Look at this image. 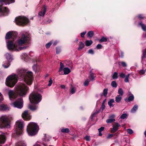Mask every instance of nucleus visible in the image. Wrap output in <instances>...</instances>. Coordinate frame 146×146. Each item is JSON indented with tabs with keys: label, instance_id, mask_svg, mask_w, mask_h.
Returning <instances> with one entry per match:
<instances>
[{
	"label": "nucleus",
	"instance_id": "cd10ccee",
	"mask_svg": "<svg viewBox=\"0 0 146 146\" xmlns=\"http://www.w3.org/2000/svg\"><path fill=\"white\" fill-rule=\"evenodd\" d=\"M138 25L141 27L143 31H146V26L144 24L141 22L139 23Z\"/></svg>",
	"mask_w": 146,
	"mask_h": 146
},
{
	"label": "nucleus",
	"instance_id": "052dcab7",
	"mask_svg": "<svg viewBox=\"0 0 146 146\" xmlns=\"http://www.w3.org/2000/svg\"><path fill=\"white\" fill-rule=\"evenodd\" d=\"M121 64L123 67H126L127 66L126 63L124 62H121Z\"/></svg>",
	"mask_w": 146,
	"mask_h": 146
},
{
	"label": "nucleus",
	"instance_id": "09e8293b",
	"mask_svg": "<svg viewBox=\"0 0 146 146\" xmlns=\"http://www.w3.org/2000/svg\"><path fill=\"white\" fill-rule=\"evenodd\" d=\"M90 82V80L88 79L86 80L84 83V85L85 86H88Z\"/></svg>",
	"mask_w": 146,
	"mask_h": 146
},
{
	"label": "nucleus",
	"instance_id": "e433bc0d",
	"mask_svg": "<svg viewBox=\"0 0 146 146\" xmlns=\"http://www.w3.org/2000/svg\"><path fill=\"white\" fill-rule=\"evenodd\" d=\"M104 129V127H101L100 128L98 129V130L99 132V135L100 136H101L102 135V134L101 133V132L103 131Z\"/></svg>",
	"mask_w": 146,
	"mask_h": 146
},
{
	"label": "nucleus",
	"instance_id": "ddd939ff",
	"mask_svg": "<svg viewBox=\"0 0 146 146\" xmlns=\"http://www.w3.org/2000/svg\"><path fill=\"white\" fill-rule=\"evenodd\" d=\"M5 56L7 60V62H6L4 63L3 64L2 66L4 68H8L9 66V53H7L5 55Z\"/></svg>",
	"mask_w": 146,
	"mask_h": 146
},
{
	"label": "nucleus",
	"instance_id": "bb28decb",
	"mask_svg": "<svg viewBox=\"0 0 146 146\" xmlns=\"http://www.w3.org/2000/svg\"><path fill=\"white\" fill-rule=\"evenodd\" d=\"M96 76L94 74L92 73H91L88 76V78L91 81L93 82L94 80V78Z\"/></svg>",
	"mask_w": 146,
	"mask_h": 146
},
{
	"label": "nucleus",
	"instance_id": "4d7b16f0",
	"mask_svg": "<svg viewBox=\"0 0 146 146\" xmlns=\"http://www.w3.org/2000/svg\"><path fill=\"white\" fill-rule=\"evenodd\" d=\"M119 76L122 78H124L125 76V74L123 72H121L119 74Z\"/></svg>",
	"mask_w": 146,
	"mask_h": 146
},
{
	"label": "nucleus",
	"instance_id": "c756f323",
	"mask_svg": "<svg viewBox=\"0 0 146 146\" xmlns=\"http://www.w3.org/2000/svg\"><path fill=\"white\" fill-rule=\"evenodd\" d=\"M84 44L83 42L81 41L80 42L78 50H81L84 47Z\"/></svg>",
	"mask_w": 146,
	"mask_h": 146
},
{
	"label": "nucleus",
	"instance_id": "9b49d317",
	"mask_svg": "<svg viewBox=\"0 0 146 146\" xmlns=\"http://www.w3.org/2000/svg\"><path fill=\"white\" fill-rule=\"evenodd\" d=\"M46 7L45 5H44L41 10L38 12V16L40 19L44 16L46 12Z\"/></svg>",
	"mask_w": 146,
	"mask_h": 146
},
{
	"label": "nucleus",
	"instance_id": "5fc2aeb1",
	"mask_svg": "<svg viewBox=\"0 0 146 146\" xmlns=\"http://www.w3.org/2000/svg\"><path fill=\"white\" fill-rule=\"evenodd\" d=\"M137 17L140 19H144V15L143 14H140Z\"/></svg>",
	"mask_w": 146,
	"mask_h": 146
},
{
	"label": "nucleus",
	"instance_id": "f704fd0d",
	"mask_svg": "<svg viewBox=\"0 0 146 146\" xmlns=\"http://www.w3.org/2000/svg\"><path fill=\"white\" fill-rule=\"evenodd\" d=\"M130 74H128L125 76V78L124 79V81L126 83L129 82V78L130 76Z\"/></svg>",
	"mask_w": 146,
	"mask_h": 146
},
{
	"label": "nucleus",
	"instance_id": "774afa93",
	"mask_svg": "<svg viewBox=\"0 0 146 146\" xmlns=\"http://www.w3.org/2000/svg\"><path fill=\"white\" fill-rule=\"evenodd\" d=\"M14 60V57L13 55L10 54V62Z\"/></svg>",
	"mask_w": 146,
	"mask_h": 146
},
{
	"label": "nucleus",
	"instance_id": "2eb2a0df",
	"mask_svg": "<svg viewBox=\"0 0 146 146\" xmlns=\"http://www.w3.org/2000/svg\"><path fill=\"white\" fill-rule=\"evenodd\" d=\"M9 107L8 106L5 104H2L0 105V111H6L8 110Z\"/></svg>",
	"mask_w": 146,
	"mask_h": 146
},
{
	"label": "nucleus",
	"instance_id": "7ed1b4c3",
	"mask_svg": "<svg viewBox=\"0 0 146 146\" xmlns=\"http://www.w3.org/2000/svg\"><path fill=\"white\" fill-rule=\"evenodd\" d=\"M29 90V88L26 84L20 83L16 86L15 91L10 90V100L17 98L16 93L21 97H24Z\"/></svg>",
	"mask_w": 146,
	"mask_h": 146
},
{
	"label": "nucleus",
	"instance_id": "f3484780",
	"mask_svg": "<svg viewBox=\"0 0 146 146\" xmlns=\"http://www.w3.org/2000/svg\"><path fill=\"white\" fill-rule=\"evenodd\" d=\"M21 58L23 60L27 62L28 61L29 57L27 54L26 53H23L21 55Z\"/></svg>",
	"mask_w": 146,
	"mask_h": 146
},
{
	"label": "nucleus",
	"instance_id": "e2e57ef3",
	"mask_svg": "<svg viewBox=\"0 0 146 146\" xmlns=\"http://www.w3.org/2000/svg\"><path fill=\"white\" fill-rule=\"evenodd\" d=\"M102 47V45L100 44H98L96 47V48L97 49H101Z\"/></svg>",
	"mask_w": 146,
	"mask_h": 146
},
{
	"label": "nucleus",
	"instance_id": "dca6fc26",
	"mask_svg": "<svg viewBox=\"0 0 146 146\" xmlns=\"http://www.w3.org/2000/svg\"><path fill=\"white\" fill-rule=\"evenodd\" d=\"M6 140L5 133H1V134L0 135V143L4 144Z\"/></svg>",
	"mask_w": 146,
	"mask_h": 146
},
{
	"label": "nucleus",
	"instance_id": "393cba45",
	"mask_svg": "<svg viewBox=\"0 0 146 146\" xmlns=\"http://www.w3.org/2000/svg\"><path fill=\"white\" fill-rule=\"evenodd\" d=\"M146 58V49H145V51L143 52V56H142V60L141 62L143 64H145L144 63L145 60L144 58Z\"/></svg>",
	"mask_w": 146,
	"mask_h": 146
},
{
	"label": "nucleus",
	"instance_id": "0e129e2a",
	"mask_svg": "<svg viewBox=\"0 0 146 146\" xmlns=\"http://www.w3.org/2000/svg\"><path fill=\"white\" fill-rule=\"evenodd\" d=\"M3 100V96L2 94L0 92V102L2 101Z\"/></svg>",
	"mask_w": 146,
	"mask_h": 146
},
{
	"label": "nucleus",
	"instance_id": "ea45409f",
	"mask_svg": "<svg viewBox=\"0 0 146 146\" xmlns=\"http://www.w3.org/2000/svg\"><path fill=\"white\" fill-rule=\"evenodd\" d=\"M118 93L119 94V95L121 96H122L123 95V90L119 88L118 90Z\"/></svg>",
	"mask_w": 146,
	"mask_h": 146
},
{
	"label": "nucleus",
	"instance_id": "6ab92c4d",
	"mask_svg": "<svg viewBox=\"0 0 146 146\" xmlns=\"http://www.w3.org/2000/svg\"><path fill=\"white\" fill-rule=\"evenodd\" d=\"M129 95L131 94L128 97V98H125L124 99V100L126 102H128L130 101H133L134 98V96L132 94H131V93L130 92H129Z\"/></svg>",
	"mask_w": 146,
	"mask_h": 146
},
{
	"label": "nucleus",
	"instance_id": "3c124183",
	"mask_svg": "<svg viewBox=\"0 0 146 146\" xmlns=\"http://www.w3.org/2000/svg\"><path fill=\"white\" fill-rule=\"evenodd\" d=\"M32 68L33 71L35 72H37V65H34L33 66Z\"/></svg>",
	"mask_w": 146,
	"mask_h": 146
},
{
	"label": "nucleus",
	"instance_id": "79ce46f5",
	"mask_svg": "<svg viewBox=\"0 0 146 146\" xmlns=\"http://www.w3.org/2000/svg\"><path fill=\"white\" fill-rule=\"evenodd\" d=\"M3 92L5 94L7 93L9 96V88H5L3 90Z\"/></svg>",
	"mask_w": 146,
	"mask_h": 146
},
{
	"label": "nucleus",
	"instance_id": "f257e3e1",
	"mask_svg": "<svg viewBox=\"0 0 146 146\" xmlns=\"http://www.w3.org/2000/svg\"><path fill=\"white\" fill-rule=\"evenodd\" d=\"M17 76L15 74L10 75V87H13L17 83L18 78L23 80L27 84L31 85L33 80V73L23 69L17 70Z\"/></svg>",
	"mask_w": 146,
	"mask_h": 146
},
{
	"label": "nucleus",
	"instance_id": "4c0bfd02",
	"mask_svg": "<svg viewBox=\"0 0 146 146\" xmlns=\"http://www.w3.org/2000/svg\"><path fill=\"white\" fill-rule=\"evenodd\" d=\"M94 35V33L92 31H89L87 33V36L88 37L90 38L92 37Z\"/></svg>",
	"mask_w": 146,
	"mask_h": 146
},
{
	"label": "nucleus",
	"instance_id": "423d86ee",
	"mask_svg": "<svg viewBox=\"0 0 146 146\" xmlns=\"http://www.w3.org/2000/svg\"><path fill=\"white\" fill-rule=\"evenodd\" d=\"M9 4V0H0V16L7 14L8 9L6 7H3L2 5H7Z\"/></svg>",
	"mask_w": 146,
	"mask_h": 146
},
{
	"label": "nucleus",
	"instance_id": "de8ad7c7",
	"mask_svg": "<svg viewBox=\"0 0 146 146\" xmlns=\"http://www.w3.org/2000/svg\"><path fill=\"white\" fill-rule=\"evenodd\" d=\"M44 137L45 138L44 139V141H45L47 142L50 140V138H49L46 134L45 135Z\"/></svg>",
	"mask_w": 146,
	"mask_h": 146
},
{
	"label": "nucleus",
	"instance_id": "7c9ffc66",
	"mask_svg": "<svg viewBox=\"0 0 146 146\" xmlns=\"http://www.w3.org/2000/svg\"><path fill=\"white\" fill-rule=\"evenodd\" d=\"M93 43L92 40H86L85 41V44L86 46H89L91 45Z\"/></svg>",
	"mask_w": 146,
	"mask_h": 146
},
{
	"label": "nucleus",
	"instance_id": "bf43d9fd",
	"mask_svg": "<svg viewBox=\"0 0 146 146\" xmlns=\"http://www.w3.org/2000/svg\"><path fill=\"white\" fill-rule=\"evenodd\" d=\"M86 33V31H84L82 33L80 34L82 38H84V36Z\"/></svg>",
	"mask_w": 146,
	"mask_h": 146
},
{
	"label": "nucleus",
	"instance_id": "603ef678",
	"mask_svg": "<svg viewBox=\"0 0 146 146\" xmlns=\"http://www.w3.org/2000/svg\"><path fill=\"white\" fill-rule=\"evenodd\" d=\"M88 53L92 55L94 54V51L92 48H91L88 51Z\"/></svg>",
	"mask_w": 146,
	"mask_h": 146
},
{
	"label": "nucleus",
	"instance_id": "6e6552de",
	"mask_svg": "<svg viewBox=\"0 0 146 146\" xmlns=\"http://www.w3.org/2000/svg\"><path fill=\"white\" fill-rule=\"evenodd\" d=\"M17 126L15 133L17 135L22 134L23 132V129L24 126V121L22 120L17 121L16 122Z\"/></svg>",
	"mask_w": 146,
	"mask_h": 146
},
{
	"label": "nucleus",
	"instance_id": "c03bdc74",
	"mask_svg": "<svg viewBox=\"0 0 146 146\" xmlns=\"http://www.w3.org/2000/svg\"><path fill=\"white\" fill-rule=\"evenodd\" d=\"M52 43V40H51L46 44V47L47 48H49Z\"/></svg>",
	"mask_w": 146,
	"mask_h": 146
},
{
	"label": "nucleus",
	"instance_id": "39448f33",
	"mask_svg": "<svg viewBox=\"0 0 146 146\" xmlns=\"http://www.w3.org/2000/svg\"><path fill=\"white\" fill-rule=\"evenodd\" d=\"M42 98L40 94L37 92H33L29 96V100L31 103L38 104L41 101Z\"/></svg>",
	"mask_w": 146,
	"mask_h": 146
},
{
	"label": "nucleus",
	"instance_id": "aec40b11",
	"mask_svg": "<svg viewBox=\"0 0 146 146\" xmlns=\"http://www.w3.org/2000/svg\"><path fill=\"white\" fill-rule=\"evenodd\" d=\"M114 117L115 115L114 114H113L110 115L109 117L110 118L106 120V122L107 123H111L112 122L114 121L115 120L114 119L111 118H113Z\"/></svg>",
	"mask_w": 146,
	"mask_h": 146
},
{
	"label": "nucleus",
	"instance_id": "8fccbe9b",
	"mask_svg": "<svg viewBox=\"0 0 146 146\" xmlns=\"http://www.w3.org/2000/svg\"><path fill=\"white\" fill-rule=\"evenodd\" d=\"M127 116V115L126 113H124L121 116L120 118L123 119H124L126 118Z\"/></svg>",
	"mask_w": 146,
	"mask_h": 146
},
{
	"label": "nucleus",
	"instance_id": "20e7f679",
	"mask_svg": "<svg viewBox=\"0 0 146 146\" xmlns=\"http://www.w3.org/2000/svg\"><path fill=\"white\" fill-rule=\"evenodd\" d=\"M38 130V127L35 123L30 122L27 127V131L29 135L33 136L36 135Z\"/></svg>",
	"mask_w": 146,
	"mask_h": 146
},
{
	"label": "nucleus",
	"instance_id": "49530a36",
	"mask_svg": "<svg viewBox=\"0 0 146 146\" xmlns=\"http://www.w3.org/2000/svg\"><path fill=\"white\" fill-rule=\"evenodd\" d=\"M108 89H104L103 91V94L104 96H106L108 94Z\"/></svg>",
	"mask_w": 146,
	"mask_h": 146
},
{
	"label": "nucleus",
	"instance_id": "a18cd8bd",
	"mask_svg": "<svg viewBox=\"0 0 146 146\" xmlns=\"http://www.w3.org/2000/svg\"><path fill=\"white\" fill-rule=\"evenodd\" d=\"M5 84L8 87L9 86V76H7L6 79Z\"/></svg>",
	"mask_w": 146,
	"mask_h": 146
},
{
	"label": "nucleus",
	"instance_id": "1a4fd4ad",
	"mask_svg": "<svg viewBox=\"0 0 146 146\" xmlns=\"http://www.w3.org/2000/svg\"><path fill=\"white\" fill-rule=\"evenodd\" d=\"M9 117L8 115H2L0 117V128L7 127L9 125Z\"/></svg>",
	"mask_w": 146,
	"mask_h": 146
},
{
	"label": "nucleus",
	"instance_id": "13d9d810",
	"mask_svg": "<svg viewBox=\"0 0 146 146\" xmlns=\"http://www.w3.org/2000/svg\"><path fill=\"white\" fill-rule=\"evenodd\" d=\"M146 70V69L145 70H140L139 73L140 74L142 75L144 74L145 72V71Z\"/></svg>",
	"mask_w": 146,
	"mask_h": 146
},
{
	"label": "nucleus",
	"instance_id": "a878e982",
	"mask_svg": "<svg viewBox=\"0 0 146 146\" xmlns=\"http://www.w3.org/2000/svg\"><path fill=\"white\" fill-rule=\"evenodd\" d=\"M122 99V96L117 95L115 97V101L117 103H119L121 102Z\"/></svg>",
	"mask_w": 146,
	"mask_h": 146
},
{
	"label": "nucleus",
	"instance_id": "412c9836",
	"mask_svg": "<svg viewBox=\"0 0 146 146\" xmlns=\"http://www.w3.org/2000/svg\"><path fill=\"white\" fill-rule=\"evenodd\" d=\"M15 146H27V145L24 141L21 140L16 143Z\"/></svg>",
	"mask_w": 146,
	"mask_h": 146
},
{
	"label": "nucleus",
	"instance_id": "473e14b6",
	"mask_svg": "<svg viewBox=\"0 0 146 146\" xmlns=\"http://www.w3.org/2000/svg\"><path fill=\"white\" fill-rule=\"evenodd\" d=\"M29 108L32 110H36L37 107L35 106H32L31 105H29Z\"/></svg>",
	"mask_w": 146,
	"mask_h": 146
},
{
	"label": "nucleus",
	"instance_id": "b1692460",
	"mask_svg": "<svg viewBox=\"0 0 146 146\" xmlns=\"http://www.w3.org/2000/svg\"><path fill=\"white\" fill-rule=\"evenodd\" d=\"M138 107L137 104L134 105L131 110V112L132 113H135L138 109Z\"/></svg>",
	"mask_w": 146,
	"mask_h": 146
},
{
	"label": "nucleus",
	"instance_id": "c85d7f7f",
	"mask_svg": "<svg viewBox=\"0 0 146 146\" xmlns=\"http://www.w3.org/2000/svg\"><path fill=\"white\" fill-rule=\"evenodd\" d=\"M63 70L64 72V74L65 75H66L69 73L71 70L70 69L66 67L63 68Z\"/></svg>",
	"mask_w": 146,
	"mask_h": 146
},
{
	"label": "nucleus",
	"instance_id": "58836bf2",
	"mask_svg": "<svg viewBox=\"0 0 146 146\" xmlns=\"http://www.w3.org/2000/svg\"><path fill=\"white\" fill-rule=\"evenodd\" d=\"M112 78L113 79H117L118 78V73L117 72H115L114 73L112 76Z\"/></svg>",
	"mask_w": 146,
	"mask_h": 146
},
{
	"label": "nucleus",
	"instance_id": "a211bd4d",
	"mask_svg": "<svg viewBox=\"0 0 146 146\" xmlns=\"http://www.w3.org/2000/svg\"><path fill=\"white\" fill-rule=\"evenodd\" d=\"M5 38L6 40L7 48L9 50V31L6 34Z\"/></svg>",
	"mask_w": 146,
	"mask_h": 146
},
{
	"label": "nucleus",
	"instance_id": "5701e85b",
	"mask_svg": "<svg viewBox=\"0 0 146 146\" xmlns=\"http://www.w3.org/2000/svg\"><path fill=\"white\" fill-rule=\"evenodd\" d=\"M114 102L115 100L113 99H111L108 101V104L110 108L114 106V105L113 103Z\"/></svg>",
	"mask_w": 146,
	"mask_h": 146
},
{
	"label": "nucleus",
	"instance_id": "0eeeda50",
	"mask_svg": "<svg viewBox=\"0 0 146 146\" xmlns=\"http://www.w3.org/2000/svg\"><path fill=\"white\" fill-rule=\"evenodd\" d=\"M16 24L20 26H24L29 22L28 19L24 16H19L16 17L15 19Z\"/></svg>",
	"mask_w": 146,
	"mask_h": 146
},
{
	"label": "nucleus",
	"instance_id": "a19ab883",
	"mask_svg": "<svg viewBox=\"0 0 146 146\" xmlns=\"http://www.w3.org/2000/svg\"><path fill=\"white\" fill-rule=\"evenodd\" d=\"M107 41V38H105L104 37H102L101 38V39H100L99 40V42H106Z\"/></svg>",
	"mask_w": 146,
	"mask_h": 146
},
{
	"label": "nucleus",
	"instance_id": "338daca9",
	"mask_svg": "<svg viewBox=\"0 0 146 146\" xmlns=\"http://www.w3.org/2000/svg\"><path fill=\"white\" fill-rule=\"evenodd\" d=\"M105 105L104 104V103H102V106H101V108L102 109V111L104 110L105 109Z\"/></svg>",
	"mask_w": 146,
	"mask_h": 146
},
{
	"label": "nucleus",
	"instance_id": "680f3d73",
	"mask_svg": "<svg viewBox=\"0 0 146 146\" xmlns=\"http://www.w3.org/2000/svg\"><path fill=\"white\" fill-rule=\"evenodd\" d=\"M52 83V81L51 78H50V80L49 81V84H48V86H51Z\"/></svg>",
	"mask_w": 146,
	"mask_h": 146
},
{
	"label": "nucleus",
	"instance_id": "864d4df0",
	"mask_svg": "<svg viewBox=\"0 0 146 146\" xmlns=\"http://www.w3.org/2000/svg\"><path fill=\"white\" fill-rule=\"evenodd\" d=\"M127 133L130 134H132L133 133V131L130 129H127Z\"/></svg>",
	"mask_w": 146,
	"mask_h": 146
},
{
	"label": "nucleus",
	"instance_id": "2f4dec72",
	"mask_svg": "<svg viewBox=\"0 0 146 146\" xmlns=\"http://www.w3.org/2000/svg\"><path fill=\"white\" fill-rule=\"evenodd\" d=\"M100 111V110H96V111L92 114L91 118L92 120H93V118L95 117L96 115L99 113Z\"/></svg>",
	"mask_w": 146,
	"mask_h": 146
},
{
	"label": "nucleus",
	"instance_id": "c9c22d12",
	"mask_svg": "<svg viewBox=\"0 0 146 146\" xmlns=\"http://www.w3.org/2000/svg\"><path fill=\"white\" fill-rule=\"evenodd\" d=\"M60 67L59 70V72H60L62 71L64 68V66L62 62H60Z\"/></svg>",
	"mask_w": 146,
	"mask_h": 146
},
{
	"label": "nucleus",
	"instance_id": "37998d69",
	"mask_svg": "<svg viewBox=\"0 0 146 146\" xmlns=\"http://www.w3.org/2000/svg\"><path fill=\"white\" fill-rule=\"evenodd\" d=\"M111 85L112 87L116 88L117 87V85L115 81H113L111 84Z\"/></svg>",
	"mask_w": 146,
	"mask_h": 146
},
{
	"label": "nucleus",
	"instance_id": "9d476101",
	"mask_svg": "<svg viewBox=\"0 0 146 146\" xmlns=\"http://www.w3.org/2000/svg\"><path fill=\"white\" fill-rule=\"evenodd\" d=\"M11 105L14 107L19 109L22 108L23 106V101L22 98L20 97L16 99L15 101Z\"/></svg>",
	"mask_w": 146,
	"mask_h": 146
},
{
	"label": "nucleus",
	"instance_id": "4468645a",
	"mask_svg": "<svg viewBox=\"0 0 146 146\" xmlns=\"http://www.w3.org/2000/svg\"><path fill=\"white\" fill-rule=\"evenodd\" d=\"M120 126V125L118 123H115L113 126V128L111 129V133H113L117 131L118 129V127Z\"/></svg>",
	"mask_w": 146,
	"mask_h": 146
},
{
	"label": "nucleus",
	"instance_id": "72a5a7b5",
	"mask_svg": "<svg viewBox=\"0 0 146 146\" xmlns=\"http://www.w3.org/2000/svg\"><path fill=\"white\" fill-rule=\"evenodd\" d=\"M69 129L68 128H62L61 129V132L64 133H68L69 132Z\"/></svg>",
	"mask_w": 146,
	"mask_h": 146
},
{
	"label": "nucleus",
	"instance_id": "f8f14e48",
	"mask_svg": "<svg viewBox=\"0 0 146 146\" xmlns=\"http://www.w3.org/2000/svg\"><path fill=\"white\" fill-rule=\"evenodd\" d=\"M22 116L24 120H29L31 118V116L28 113V111L27 110H25L22 115Z\"/></svg>",
	"mask_w": 146,
	"mask_h": 146
},
{
	"label": "nucleus",
	"instance_id": "6e6d98bb",
	"mask_svg": "<svg viewBox=\"0 0 146 146\" xmlns=\"http://www.w3.org/2000/svg\"><path fill=\"white\" fill-rule=\"evenodd\" d=\"M56 53L57 54H59L60 52L61 49L59 47H57L56 48Z\"/></svg>",
	"mask_w": 146,
	"mask_h": 146
},
{
	"label": "nucleus",
	"instance_id": "f03ea898",
	"mask_svg": "<svg viewBox=\"0 0 146 146\" xmlns=\"http://www.w3.org/2000/svg\"><path fill=\"white\" fill-rule=\"evenodd\" d=\"M17 32L13 31H10V50H25L26 49L28 46H25L21 47L20 46L24 44L27 39V34H23L22 36L17 41V42L14 43L10 40L12 39L13 40L15 39L17 36Z\"/></svg>",
	"mask_w": 146,
	"mask_h": 146
},
{
	"label": "nucleus",
	"instance_id": "69168bd1",
	"mask_svg": "<svg viewBox=\"0 0 146 146\" xmlns=\"http://www.w3.org/2000/svg\"><path fill=\"white\" fill-rule=\"evenodd\" d=\"M113 134H109L107 137V138L108 139L111 138L113 137Z\"/></svg>",
	"mask_w": 146,
	"mask_h": 146
},
{
	"label": "nucleus",
	"instance_id": "4be33fe9",
	"mask_svg": "<svg viewBox=\"0 0 146 146\" xmlns=\"http://www.w3.org/2000/svg\"><path fill=\"white\" fill-rule=\"evenodd\" d=\"M76 88L74 86H73L72 85H71V87L70 89V95L74 94H75L76 91Z\"/></svg>",
	"mask_w": 146,
	"mask_h": 146
}]
</instances>
